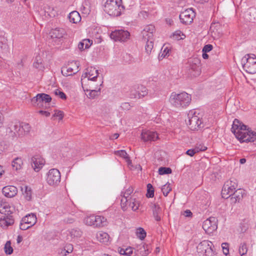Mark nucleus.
Segmentation results:
<instances>
[{"instance_id": "1", "label": "nucleus", "mask_w": 256, "mask_h": 256, "mask_svg": "<svg viewBox=\"0 0 256 256\" xmlns=\"http://www.w3.org/2000/svg\"><path fill=\"white\" fill-rule=\"evenodd\" d=\"M232 132L236 137L241 142H254L256 141V132L246 130V126L234 119L232 128Z\"/></svg>"}, {"instance_id": "2", "label": "nucleus", "mask_w": 256, "mask_h": 256, "mask_svg": "<svg viewBox=\"0 0 256 256\" xmlns=\"http://www.w3.org/2000/svg\"><path fill=\"white\" fill-rule=\"evenodd\" d=\"M14 208L10 206L6 202L0 204V212L4 214L3 218H0V225L1 226L8 227L14 224V220L12 214Z\"/></svg>"}, {"instance_id": "3", "label": "nucleus", "mask_w": 256, "mask_h": 256, "mask_svg": "<svg viewBox=\"0 0 256 256\" xmlns=\"http://www.w3.org/2000/svg\"><path fill=\"white\" fill-rule=\"evenodd\" d=\"M191 100V96L186 92L180 94L173 92L170 98V104L176 108L186 107L190 104Z\"/></svg>"}, {"instance_id": "4", "label": "nucleus", "mask_w": 256, "mask_h": 256, "mask_svg": "<svg viewBox=\"0 0 256 256\" xmlns=\"http://www.w3.org/2000/svg\"><path fill=\"white\" fill-rule=\"evenodd\" d=\"M122 0H106L104 6V11L110 16H120L124 6L121 4Z\"/></svg>"}, {"instance_id": "5", "label": "nucleus", "mask_w": 256, "mask_h": 256, "mask_svg": "<svg viewBox=\"0 0 256 256\" xmlns=\"http://www.w3.org/2000/svg\"><path fill=\"white\" fill-rule=\"evenodd\" d=\"M243 68L248 74L256 73V56L254 54H247L241 60Z\"/></svg>"}, {"instance_id": "6", "label": "nucleus", "mask_w": 256, "mask_h": 256, "mask_svg": "<svg viewBox=\"0 0 256 256\" xmlns=\"http://www.w3.org/2000/svg\"><path fill=\"white\" fill-rule=\"evenodd\" d=\"M188 116L189 120L188 124L192 130H198L204 128L202 116L199 113L192 112L188 114Z\"/></svg>"}, {"instance_id": "7", "label": "nucleus", "mask_w": 256, "mask_h": 256, "mask_svg": "<svg viewBox=\"0 0 256 256\" xmlns=\"http://www.w3.org/2000/svg\"><path fill=\"white\" fill-rule=\"evenodd\" d=\"M52 100V98L49 94L42 93L38 94L32 99V102L34 106L38 108H46L47 104Z\"/></svg>"}, {"instance_id": "8", "label": "nucleus", "mask_w": 256, "mask_h": 256, "mask_svg": "<svg viewBox=\"0 0 256 256\" xmlns=\"http://www.w3.org/2000/svg\"><path fill=\"white\" fill-rule=\"evenodd\" d=\"M60 174L56 168L50 169L47 174L46 182L52 186H58L60 182Z\"/></svg>"}, {"instance_id": "9", "label": "nucleus", "mask_w": 256, "mask_h": 256, "mask_svg": "<svg viewBox=\"0 0 256 256\" xmlns=\"http://www.w3.org/2000/svg\"><path fill=\"white\" fill-rule=\"evenodd\" d=\"M200 60L194 58L188 60V72L194 76H198L200 73Z\"/></svg>"}, {"instance_id": "10", "label": "nucleus", "mask_w": 256, "mask_h": 256, "mask_svg": "<svg viewBox=\"0 0 256 256\" xmlns=\"http://www.w3.org/2000/svg\"><path fill=\"white\" fill-rule=\"evenodd\" d=\"M195 12L192 8L186 10L180 14V22L184 24H189L193 22Z\"/></svg>"}, {"instance_id": "11", "label": "nucleus", "mask_w": 256, "mask_h": 256, "mask_svg": "<svg viewBox=\"0 0 256 256\" xmlns=\"http://www.w3.org/2000/svg\"><path fill=\"white\" fill-rule=\"evenodd\" d=\"M218 220L215 217H210L204 220L202 224V228L208 234L212 233L217 228Z\"/></svg>"}, {"instance_id": "12", "label": "nucleus", "mask_w": 256, "mask_h": 256, "mask_svg": "<svg viewBox=\"0 0 256 256\" xmlns=\"http://www.w3.org/2000/svg\"><path fill=\"white\" fill-rule=\"evenodd\" d=\"M130 36V32L127 30H118L112 32L110 34L112 39L115 41L124 42Z\"/></svg>"}, {"instance_id": "13", "label": "nucleus", "mask_w": 256, "mask_h": 256, "mask_svg": "<svg viewBox=\"0 0 256 256\" xmlns=\"http://www.w3.org/2000/svg\"><path fill=\"white\" fill-rule=\"evenodd\" d=\"M6 129V132L12 137L22 135V130H21L20 124L18 122H11Z\"/></svg>"}, {"instance_id": "14", "label": "nucleus", "mask_w": 256, "mask_h": 256, "mask_svg": "<svg viewBox=\"0 0 256 256\" xmlns=\"http://www.w3.org/2000/svg\"><path fill=\"white\" fill-rule=\"evenodd\" d=\"M232 180L227 181L224 184L222 190V196L224 198L227 199L230 198L236 190L235 183L232 184Z\"/></svg>"}, {"instance_id": "15", "label": "nucleus", "mask_w": 256, "mask_h": 256, "mask_svg": "<svg viewBox=\"0 0 256 256\" xmlns=\"http://www.w3.org/2000/svg\"><path fill=\"white\" fill-rule=\"evenodd\" d=\"M44 160L40 156L35 155L31 158V165L35 172H38L42 168Z\"/></svg>"}, {"instance_id": "16", "label": "nucleus", "mask_w": 256, "mask_h": 256, "mask_svg": "<svg viewBox=\"0 0 256 256\" xmlns=\"http://www.w3.org/2000/svg\"><path fill=\"white\" fill-rule=\"evenodd\" d=\"M142 140L144 142L154 141L158 138V134L156 132L143 130L141 134Z\"/></svg>"}, {"instance_id": "17", "label": "nucleus", "mask_w": 256, "mask_h": 256, "mask_svg": "<svg viewBox=\"0 0 256 256\" xmlns=\"http://www.w3.org/2000/svg\"><path fill=\"white\" fill-rule=\"evenodd\" d=\"M244 194L243 189L238 188L230 196V200L231 204H235L242 200Z\"/></svg>"}, {"instance_id": "18", "label": "nucleus", "mask_w": 256, "mask_h": 256, "mask_svg": "<svg viewBox=\"0 0 256 256\" xmlns=\"http://www.w3.org/2000/svg\"><path fill=\"white\" fill-rule=\"evenodd\" d=\"M2 192L6 197L12 198L17 194L18 189L14 186H8L3 188Z\"/></svg>"}, {"instance_id": "19", "label": "nucleus", "mask_w": 256, "mask_h": 256, "mask_svg": "<svg viewBox=\"0 0 256 256\" xmlns=\"http://www.w3.org/2000/svg\"><path fill=\"white\" fill-rule=\"evenodd\" d=\"M155 31L156 29L154 25L146 26L142 32L144 40H146V38H153V34Z\"/></svg>"}, {"instance_id": "20", "label": "nucleus", "mask_w": 256, "mask_h": 256, "mask_svg": "<svg viewBox=\"0 0 256 256\" xmlns=\"http://www.w3.org/2000/svg\"><path fill=\"white\" fill-rule=\"evenodd\" d=\"M66 32L64 29L62 28H56L52 29L50 32L52 38L60 39L63 38Z\"/></svg>"}, {"instance_id": "21", "label": "nucleus", "mask_w": 256, "mask_h": 256, "mask_svg": "<svg viewBox=\"0 0 256 256\" xmlns=\"http://www.w3.org/2000/svg\"><path fill=\"white\" fill-rule=\"evenodd\" d=\"M37 221L36 215L34 214H28L22 218V222L29 224L32 227L36 224Z\"/></svg>"}, {"instance_id": "22", "label": "nucleus", "mask_w": 256, "mask_h": 256, "mask_svg": "<svg viewBox=\"0 0 256 256\" xmlns=\"http://www.w3.org/2000/svg\"><path fill=\"white\" fill-rule=\"evenodd\" d=\"M212 243L208 240H203L197 246V251L199 253L204 254L210 246H212Z\"/></svg>"}, {"instance_id": "23", "label": "nucleus", "mask_w": 256, "mask_h": 256, "mask_svg": "<svg viewBox=\"0 0 256 256\" xmlns=\"http://www.w3.org/2000/svg\"><path fill=\"white\" fill-rule=\"evenodd\" d=\"M86 70L87 71V73L89 75V78L88 80L95 81L98 75V70H96L94 67L90 66L86 68Z\"/></svg>"}, {"instance_id": "24", "label": "nucleus", "mask_w": 256, "mask_h": 256, "mask_svg": "<svg viewBox=\"0 0 256 256\" xmlns=\"http://www.w3.org/2000/svg\"><path fill=\"white\" fill-rule=\"evenodd\" d=\"M136 250L138 252L136 254L141 256H146L148 254V245L142 242L136 247Z\"/></svg>"}, {"instance_id": "25", "label": "nucleus", "mask_w": 256, "mask_h": 256, "mask_svg": "<svg viewBox=\"0 0 256 256\" xmlns=\"http://www.w3.org/2000/svg\"><path fill=\"white\" fill-rule=\"evenodd\" d=\"M153 213V216L156 220L160 221L161 220L162 209L157 204H154L152 207Z\"/></svg>"}, {"instance_id": "26", "label": "nucleus", "mask_w": 256, "mask_h": 256, "mask_svg": "<svg viewBox=\"0 0 256 256\" xmlns=\"http://www.w3.org/2000/svg\"><path fill=\"white\" fill-rule=\"evenodd\" d=\"M68 18L70 22L74 24H76L81 20V16L80 14L77 11L75 10L69 14Z\"/></svg>"}, {"instance_id": "27", "label": "nucleus", "mask_w": 256, "mask_h": 256, "mask_svg": "<svg viewBox=\"0 0 256 256\" xmlns=\"http://www.w3.org/2000/svg\"><path fill=\"white\" fill-rule=\"evenodd\" d=\"M95 216L96 219L94 223V227H102L106 225V219L104 217L100 216Z\"/></svg>"}, {"instance_id": "28", "label": "nucleus", "mask_w": 256, "mask_h": 256, "mask_svg": "<svg viewBox=\"0 0 256 256\" xmlns=\"http://www.w3.org/2000/svg\"><path fill=\"white\" fill-rule=\"evenodd\" d=\"M246 18L250 22H256V10L253 8H250L245 14Z\"/></svg>"}, {"instance_id": "29", "label": "nucleus", "mask_w": 256, "mask_h": 256, "mask_svg": "<svg viewBox=\"0 0 256 256\" xmlns=\"http://www.w3.org/2000/svg\"><path fill=\"white\" fill-rule=\"evenodd\" d=\"M109 235L108 234L103 232H100L96 234V238L98 240L102 243H106L109 240Z\"/></svg>"}, {"instance_id": "30", "label": "nucleus", "mask_w": 256, "mask_h": 256, "mask_svg": "<svg viewBox=\"0 0 256 256\" xmlns=\"http://www.w3.org/2000/svg\"><path fill=\"white\" fill-rule=\"evenodd\" d=\"M78 66H77V68L76 70L74 72L73 68L70 67H68V68L63 67L62 68L61 72H62V75L64 76H72V74H75L76 73L78 72Z\"/></svg>"}, {"instance_id": "31", "label": "nucleus", "mask_w": 256, "mask_h": 256, "mask_svg": "<svg viewBox=\"0 0 256 256\" xmlns=\"http://www.w3.org/2000/svg\"><path fill=\"white\" fill-rule=\"evenodd\" d=\"M23 164L22 160L20 158H16L12 162V166L14 170H16L21 169Z\"/></svg>"}, {"instance_id": "32", "label": "nucleus", "mask_w": 256, "mask_h": 256, "mask_svg": "<svg viewBox=\"0 0 256 256\" xmlns=\"http://www.w3.org/2000/svg\"><path fill=\"white\" fill-rule=\"evenodd\" d=\"M146 44L145 46L146 52L148 54H149L152 52L154 46L153 38H146Z\"/></svg>"}, {"instance_id": "33", "label": "nucleus", "mask_w": 256, "mask_h": 256, "mask_svg": "<svg viewBox=\"0 0 256 256\" xmlns=\"http://www.w3.org/2000/svg\"><path fill=\"white\" fill-rule=\"evenodd\" d=\"M34 66L40 70H42L44 68L42 63V60L40 56L36 57L34 62Z\"/></svg>"}, {"instance_id": "34", "label": "nucleus", "mask_w": 256, "mask_h": 256, "mask_svg": "<svg viewBox=\"0 0 256 256\" xmlns=\"http://www.w3.org/2000/svg\"><path fill=\"white\" fill-rule=\"evenodd\" d=\"M138 98H140L143 97H144L145 96L147 95L148 94V90L147 88L142 86H138Z\"/></svg>"}, {"instance_id": "35", "label": "nucleus", "mask_w": 256, "mask_h": 256, "mask_svg": "<svg viewBox=\"0 0 256 256\" xmlns=\"http://www.w3.org/2000/svg\"><path fill=\"white\" fill-rule=\"evenodd\" d=\"M96 216L94 215L88 216L84 219V222L86 224L93 226L94 227V223L96 220Z\"/></svg>"}, {"instance_id": "36", "label": "nucleus", "mask_w": 256, "mask_h": 256, "mask_svg": "<svg viewBox=\"0 0 256 256\" xmlns=\"http://www.w3.org/2000/svg\"><path fill=\"white\" fill-rule=\"evenodd\" d=\"M32 189L30 188L25 186H24V192H23V194L24 196V198L28 201H30L32 200Z\"/></svg>"}, {"instance_id": "37", "label": "nucleus", "mask_w": 256, "mask_h": 256, "mask_svg": "<svg viewBox=\"0 0 256 256\" xmlns=\"http://www.w3.org/2000/svg\"><path fill=\"white\" fill-rule=\"evenodd\" d=\"M84 91H86V92H90L88 96V98H94L96 96H98L99 95V94H100V88H99L98 89V90H84Z\"/></svg>"}, {"instance_id": "38", "label": "nucleus", "mask_w": 256, "mask_h": 256, "mask_svg": "<svg viewBox=\"0 0 256 256\" xmlns=\"http://www.w3.org/2000/svg\"><path fill=\"white\" fill-rule=\"evenodd\" d=\"M147 193L146 194V196L147 198H151L154 196V188L150 184H147Z\"/></svg>"}, {"instance_id": "39", "label": "nucleus", "mask_w": 256, "mask_h": 256, "mask_svg": "<svg viewBox=\"0 0 256 256\" xmlns=\"http://www.w3.org/2000/svg\"><path fill=\"white\" fill-rule=\"evenodd\" d=\"M7 40L4 37H0V48L4 52H6L8 49Z\"/></svg>"}, {"instance_id": "40", "label": "nucleus", "mask_w": 256, "mask_h": 256, "mask_svg": "<svg viewBox=\"0 0 256 256\" xmlns=\"http://www.w3.org/2000/svg\"><path fill=\"white\" fill-rule=\"evenodd\" d=\"M4 252L6 254H11L13 252V248L11 246V242L10 241H7L5 244Z\"/></svg>"}, {"instance_id": "41", "label": "nucleus", "mask_w": 256, "mask_h": 256, "mask_svg": "<svg viewBox=\"0 0 256 256\" xmlns=\"http://www.w3.org/2000/svg\"><path fill=\"white\" fill-rule=\"evenodd\" d=\"M46 12L51 18L54 17L57 14V12L54 10V8L48 6L46 8Z\"/></svg>"}, {"instance_id": "42", "label": "nucleus", "mask_w": 256, "mask_h": 256, "mask_svg": "<svg viewBox=\"0 0 256 256\" xmlns=\"http://www.w3.org/2000/svg\"><path fill=\"white\" fill-rule=\"evenodd\" d=\"M172 172V170L170 168L160 167L158 169V174L160 175L165 174H170Z\"/></svg>"}, {"instance_id": "43", "label": "nucleus", "mask_w": 256, "mask_h": 256, "mask_svg": "<svg viewBox=\"0 0 256 256\" xmlns=\"http://www.w3.org/2000/svg\"><path fill=\"white\" fill-rule=\"evenodd\" d=\"M137 236L141 240H144L146 235V232L144 228H139L137 231Z\"/></svg>"}, {"instance_id": "44", "label": "nucleus", "mask_w": 256, "mask_h": 256, "mask_svg": "<svg viewBox=\"0 0 256 256\" xmlns=\"http://www.w3.org/2000/svg\"><path fill=\"white\" fill-rule=\"evenodd\" d=\"M172 188L170 186V184H166L164 185L162 188V191L164 196H167L170 191H171Z\"/></svg>"}, {"instance_id": "45", "label": "nucleus", "mask_w": 256, "mask_h": 256, "mask_svg": "<svg viewBox=\"0 0 256 256\" xmlns=\"http://www.w3.org/2000/svg\"><path fill=\"white\" fill-rule=\"evenodd\" d=\"M21 130H22V134L28 133L30 129V126L28 124L22 123L20 124Z\"/></svg>"}, {"instance_id": "46", "label": "nucleus", "mask_w": 256, "mask_h": 256, "mask_svg": "<svg viewBox=\"0 0 256 256\" xmlns=\"http://www.w3.org/2000/svg\"><path fill=\"white\" fill-rule=\"evenodd\" d=\"M70 234L72 236L78 238L81 236L82 232L79 229H72Z\"/></svg>"}, {"instance_id": "47", "label": "nucleus", "mask_w": 256, "mask_h": 256, "mask_svg": "<svg viewBox=\"0 0 256 256\" xmlns=\"http://www.w3.org/2000/svg\"><path fill=\"white\" fill-rule=\"evenodd\" d=\"M116 154L124 158L126 160H130V158L124 150H117L116 152Z\"/></svg>"}, {"instance_id": "48", "label": "nucleus", "mask_w": 256, "mask_h": 256, "mask_svg": "<svg viewBox=\"0 0 256 256\" xmlns=\"http://www.w3.org/2000/svg\"><path fill=\"white\" fill-rule=\"evenodd\" d=\"M247 247L245 244H241L239 248V252L242 256H244L247 252Z\"/></svg>"}, {"instance_id": "49", "label": "nucleus", "mask_w": 256, "mask_h": 256, "mask_svg": "<svg viewBox=\"0 0 256 256\" xmlns=\"http://www.w3.org/2000/svg\"><path fill=\"white\" fill-rule=\"evenodd\" d=\"M194 149L196 150V152L198 153L200 152L206 150L207 149V148L204 144H196Z\"/></svg>"}, {"instance_id": "50", "label": "nucleus", "mask_w": 256, "mask_h": 256, "mask_svg": "<svg viewBox=\"0 0 256 256\" xmlns=\"http://www.w3.org/2000/svg\"><path fill=\"white\" fill-rule=\"evenodd\" d=\"M133 192V188L130 187L128 188L124 194V198L126 200V202H128V198Z\"/></svg>"}, {"instance_id": "51", "label": "nucleus", "mask_w": 256, "mask_h": 256, "mask_svg": "<svg viewBox=\"0 0 256 256\" xmlns=\"http://www.w3.org/2000/svg\"><path fill=\"white\" fill-rule=\"evenodd\" d=\"M169 49H168L167 48H165L162 52H161L158 56L159 60H162L163 58L166 56L169 53Z\"/></svg>"}, {"instance_id": "52", "label": "nucleus", "mask_w": 256, "mask_h": 256, "mask_svg": "<svg viewBox=\"0 0 256 256\" xmlns=\"http://www.w3.org/2000/svg\"><path fill=\"white\" fill-rule=\"evenodd\" d=\"M222 248L224 254L226 256L229 253L228 244L226 242L222 243Z\"/></svg>"}, {"instance_id": "53", "label": "nucleus", "mask_w": 256, "mask_h": 256, "mask_svg": "<svg viewBox=\"0 0 256 256\" xmlns=\"http://www.w3.org/2000/svg\"><path fill=\"white\" fill-rule=\"evenodd\" d=\"M125 255L128 256H135L136 254L134 252L132 249L131 247H129L125 249Z\"/></svg>"}, {"instance_id": "54", "label": "nucleus", "mask_w": 256, "mask_h": 256, "mask_svg": "<svg viewBox=\"0 0 256 256\" xmlns=\"http://www.w3.org/2000/svg\"><path fill=\"white\" fill-rule=\"evenodd\" d=\"M204 254L206 256H214V252L212 248V246L208 248L206 252H204Z\"/></svg>"}, {"instance_id": "55", "label": "nucleus", "mask_w": 256, "mask_h": 256, "mask_svg": "<svg viewBox=\"0 0 256 256\" xmlns=\"http://www.w3.org/2000/svg\"><path fill=\"white\" fill-rule=\"evenodd\" d=\"M56 95H58L62 100H66V94L62 92L56 90L55 92Z\"/></svg>"}, {"instance_id": "56", "label": "nucleus", "mask_w": 256, "mask_h": 256, "mask_svg": "<svg viewBox=\"0 0 256 256\" xmlns=\"http://www.w3.org/2000/svg\"><path fill=\"white\" fill-rule=\"evenodd\" d=\"M53 116L58 117L59 120H61L64 117V114L60 110H56L54 114L53 115Z\"/></svg>"}, {"instance_id": "57", "label": "nucleus", "mask_w": 256, "mask_h": 256, "mask_svg": "<svg viewBox=\"0 0 256 256\" xmlns=\"http://www.w3.org/2000/svg\"><path fill=\"white\" fill-rule=\"evenodd\" d=\"M212 49V46L210 44H206L202 48V52H208Z\"/></svg>"}, {"instance_id": "58", "label": "nucleus", "mask_w": 256, "mask_h": 256, "mask_svg": "<svg viewBox=\"0 0 256 256\" xmlns=\"http://www.w3.org/2000/svg\"><path fill=\"white\" fill-rule=\"evenodd\" d=\"M181 35L184 36V34L180 30L176 31L174 34V36L175 37V38L178 40L182 39V38L180 37Z\"/></svg>"}, {"instance_id": "59", "label": "nucleus", "mask_w": 256, "mask_h": 256, "mask_svg": "<svg viewBox=\"0 0 256 256\" xmlns=\"http://www.w3.org/2000/svg\"><path fill=\"white\" fill-rule=\"evenodd\" d=\"M120 107L124 110H129L131 107L130 105L128 102H124L121 104Z\"/></svg>"}, {"instance_id": "60", "label": "nucleus", "mask_w": 256, "mask_h": 256, "mask_svg": "<svg viewBox=\"0 0 256 256\" xmlns=\"http://www.w3.org/2000/svg\"><path fill=\"white\" fill-rule=\"evenodd\" d=\"M26 224H27L24 222H22V220L21 222L20 223V229L22 230H26L30 228V226H26Z\"/></svg>"}, {"instance_id": "61", "label": "nucleus", "mask_w": 256, "mask_h": 256, "mask_svg": "<svg viewBox=\"0 0 256 256\" xmlns=\"http://www.w3.org/2000/svg\"><path fill=\"white\" fill-rule=\"evenodd\" d=\"M84 42L85 49L89 48L92 43V40H90L89 39H84Z\"/></svg>"}, {"instance_id": "62", "label": "nucleus", "mask_w": 256, "mask_h": 256, "mask_svg": "<svg viewBox=\"0 0 256 256\" xmlns=\"http://www.w3.org/2000/svg\"><path fill=\"white\" fill-rule=\"evenodd\" d=\"M196 153V150H194V148L188 150L186 152V154L188 155V156H192Z\"/></svg>"}, {"instance_id": "63", "label": "nucleus", "mask_w": 256, "mask_h": 256, "mask_svg": "<svg viewBox=\"0 0 256 256\" xmlns=\"http://www.w3.org/2000/svg\"><path fill=\"white\" fill-rule=\"evenodd\" d=\"M78 48L81 51L85 49L84 40H83L82 42H79L78 44Z\"/></svg>"}, {"instance_id": "64", "label": "nucleus", "mask_w": 256, "mask_h": 256, "mask_svg": "<svg viewBox=\"0 0 256 256\" xmlns=\"http://www.w3.org/2000/svg\"><path fill=\"white\" fill-rule=\"evenodd\" d=\"M183 215L184 216L186 217H192V213L190 210H186L184 212Z\"/></svg>"}]
</instances>
